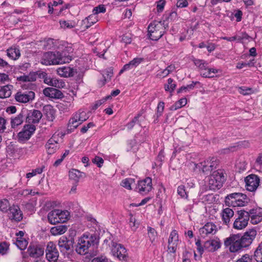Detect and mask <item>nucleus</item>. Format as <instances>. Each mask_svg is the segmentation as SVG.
<instances>
[{
    "label": "nucleus",
    "instance_id": "nucleus-1",
    "mask_svg": "<svg viewBox=\"0 0 262 262\" xmlns=\"http://www.w3.org/2000/svg\"><path fill=\"white\" fill-rule=\"evenodd\" d=\"M257 231L251 229L246 232L243 236L233 234L224 240V245L231 252H236L243 248L249 246L256 237Z\"/></svg>",
    "mask_w": 262,
    "mask_h": 262
},
{
    "label": "nucleus",
    "instance_id": "nucleus-2",
    "mask_svg": "<svg viewBox=\"0 0 262 262\" xmlns=\"http://www.w3.org/2000/svg\"><path fill=\"white\" fill-rule=\"evenodd\" d=\"M72 60L71 56L65 51L60 52H47L43 54L40 63L45 66L69 63Z\"/></svg>",
    "mask_w": 262,
    "mask_h": 262
},
{
    "label": "nucleus",
    "instance_id": "nucleus-3",
    "mask_svg": "<svg viewBox=\"0 0 262 262\" xmlns=\"http://www.w3.org/2000/svg\"><path fill=\"white\" fill-rule=\"evenodd\" d=\"M99 243V238L95 234H84L78 241L76 251L80 255H84L89 252V249L96 246Z\"/></svg>",
    "mask_w": 262,
    "mask_h": 262
},
{
    "label": "nucleus",
    "instance_id": "nucleus-4",
    "mask_svg": "<svg viewBox=\"0 0 262 262\" xmlns=\"http://www.w3.org/2000/svg\"><path fill=\"white\" fill-rule=\"evenodd\" d=\"M165 21H154L151 23L148 27V34L150 39L158 40L164 34L167 24H164Z\"/></svg>",
    "mask_w": 262,
    "mask_h": 262
},
{
    "label": "nucleus",
    "instance_id": "nucleus-5",
    "mask_svg": "<svg viewBox=\"0 0 262 262\" xmlns=\"http://www.w3.org/2000/svg\"><path fill=\"white\" fill-rule=\"evenodd\" d=\"M249 202V199L247 196L242 193H231L225 198L226 205L234 207L245 206Z\"/></svg>",
    "mask_w": 262,
    "mask_h": 262
},
{
    "label": "nucleus",
    "instance_id": "nucleus-6",
    "mask_svg": "<svg viewBox=\"0 0 262 262\" xmlns=\"http://www.w3.org/2000/svg\"><path fill=\"white\" fill-rule=\"evenodd\" d=\"M42 117L41 112L37 110H33L30 111L26 117V122L28 124L25 125L21 131H35L36 127L31 123H37Z\"/></svg>",
    "mask_w": 262,
    "mask_h": 262
},
{
    "label": "nucleus",
    "instance_id": "nucleus-7",
    "mask_svg": "<svg viewBox=\"0 0 262 262\" xmlns=\"http://www.w3.org/2000/svg\"><path fill=\"white\" fill-rule=\"evenodd\" d=\"M225 178L222 170L214 171L210 176L208 186L210 190L219 189L221 188Z\"/></svg>",
    "mask_w": 262,
    "mask_h": 262
},
{
    "label": "nucleus",
    "instance_id": "nucleus-8",
    "mask_svg": "<svg viewBox=\"0 0 262 262\" xmlns=\"http://www.w3.org/2000/svg\"><path fill=\"white\" fill-rule=\"evenodd\" d=\"M69 213L68 211L55 209L51 211L48 214V219L51 224L65 223L68 219Z\"/></svg>",
    "mask_w": 262,
    "mask_h": 262
},
{
    "label": "nucleus",
    "instance_id": "nucleus-9",
    "mask_svg": "<svg viewBox=\"0 0 262 262\" xmlns=\"http://www.w3.org/2000/svg\"><path fill=\"white\" fill-rule=\"evenodd\" d=\"M238 217L234 221L233 227L234 229L241 230L245 228L249 221V214L244 210L237 211Z\"/></svg>",
    "mask_w": 262,
    "mask_h": 262
},
{
    "label": "nucleus",
    "instance_id": "nucleus-10",
    "mask_svg": "<svg viewBox=\"0 0 262 262\" xmlns=\"http://www.w3.org/2000/svg\"><path fill=\"white\" fill-rule=\"evenodd\" d=\"M113 254L120 260H125L127 256V252L125 247L120 244L114 242L111 243Z\"/></svg>",
    "mask_w": 262,
    "mask_h": 262
},
{
    "label": "nucleus",
    "instance_id": "nucleus-11",
    "mask_svg": "<svg viewBox=\"0 0 262 262\" xmlns=\"http://www.w3.org/2000/svg\"><path fill=\"white\" fill-rule=\"evenodd\" d=\"M245 182L247 190L253 192L257 189L259 185L260 180L257 175L251 174L245 178Z\"/></svg>",
    "mask_w": 262,
    "mask_h": 262
},
{
    "label": "nucleus",
    "instance_id": "nucleus-12",
    "mask_svg": "<svg viewBox=\"0 0 262 262\" xmlns=\"http://www.w3.org/2000/svg\"><path fill=\"white\" fill-rule=\"evenodd\" d=\"M46 258L50 262H56L59 253L56 246L53 242L48 243L46 248Z\"/></svg>",
    "mask_w": 262,
    "mask_h": 262
},
{
    "label": "nucleus",
    "instance_id": "nucleus-13",
    "mask_svg": "<svg viewBox=\"0 0 262 262\" xmlns=\"http://www.w3.org/2000/svg\"><path fill=\"white\" fill-rule=\"evenodd\" d=\"M152 180L149 177L139 181L137 187L138 192L142 194H146L148 193L152 189Z\"/></svg>",
    "mask_w": 262,
    "mask_h": 262
},
{
    "label": "nucleus",
    "instance_id": "nucleus-14",
    "mask_svg": "<svg viewBox=\"0 0 262 262\" xmlns=\"http://www.w3.org/2000/svg\"><path fill=\"white\" fill-rule=\"evenodd\" d=\"M179 242V235L176 230H173L170 234L168 241V251L170 253H174L177 249Z\"/></svg>",
    "mask_w": 262,
    "mask_h": 262
},
{
    "label": "nucleus",
    "instance_id": "nucleus-15",
    "mask_svg": "<svg viewBox=\"0 0 262 262\" xmlns=\"http://www.w3.org/2000/svg\"><path fill=\"white\" fill-rule=\"evenodd\" d=\"M145 121L144 118L141 117V115H138L137 116L134 117L133 120L127 124V127L128 129H133L135 126V129L137 130L145 129L146 127L145 123H143Z\"/></svg>",
    "mask_w": 262,
    "mask_h": 262
},
{
    "label": "nucleus",
    "instance_id": "nucleus-16",
    "mask_svg": "<svg viewBox=\"0 0 262 262\" xmlns=\"http://www.w3.org/2000/svg\"><path fill=\"white\" fill-rule=\"evenodd\" d=\"M34 97L35 93L33 91L18 92L15 94V99L19 102L27 103L32 100Z\"/></svg>",
    "mask_w": 262,
    "mask_h": 262
},
{
    "label": "nucleus",
    "instance_id": "nucleus-17",
    "mask_svg": "<svg viewBox=\"0 0 262 262\" xmlns=\"http://www.w3.org/2000/svg\"><path fill=\"white\" fill-rule=\"evenodd\" d=\"M74 243L73 238L69 239L64 236H61L58 241V246L60 251L61 252H67L73 247Z\"/></svg>",
    "mask_w": 262,
    "mask_h": 262
},
{
    "label": "nucleus",
    "instance_id": "nucleus-18",
    "mask_svg": "<svg viewBox=\"0 0 262 262\" xmlns=\"http://www.w3.org/2000/svg\"><path fill=\"white\" fill-rule=\"evenodd\" d=\"M9 217L11 221L19 222L23 219V213L17 205H13L9 208Z\"/></svg>",
    "mask_w": 262,
    "mask_h": 262
},
{
    "label": "nucleus",
    "instance_id": "nucleus-19",
    "mask_svg": "<svg viewBox=\"0 0 262 262\" xmlns=\"http://www.w3.org/2000/svg\"><path fill=\"white\" fill-rule=\"evenodd\" d=\"M217 230L216 226L212 223H206L202 228L199 230L200 235L205 237L209 234H214Z\"/></svg>",
    "mask_w": 262,
    "mask_h": 262
},
{
    "label": "nucleus",
    "instance_id": "nucleus-20",
    "mask_svg": "<svg viewBox=\"0 0 262 262\" xmlns=\"http://www.w3.org/2000/svg\"><path fill=\"white\" fill-rule=\"evenodd\" d=\"M28 252L29 255L34 258H39L44 253V248L40 245H30Z\"/></svg>",
    "mask_w": 262,
    "mask_h": 262
},
{
    "label": "nucleus",
    "instance_id": "nucleus-21",
    "mask_svg": "<svg viewBox=\"0 0 262 262\" xmlns=\"http://www.w3.org/2000/svg\"><path fill=\"white\" fill-rule=\"evenodd\" d=\"M221 242L219 238L212 239L206 241L204 247L209 252H214L221 247Z\"/></svg>",
    "mask_w": 262,
    "mask_h": 262
},
{
    "label": "nucleus",
    "instance_id": "nucleus-22",
    "mask_svg": "<svg viewBox=\"0 0 262 262\" xmlns=\"http://www.w3.org/2000/svg\"><path fill=\"white\" fill-rule=\"evenodd\" d=\"M249 219L251 218V222L253 224H257L262 221V213L259 209H252L247 211Z\"/></svg>",
    "mask_w": 262,
    "mask_h": 262
},
{
    "label": "nucleus",
    "instance_id": "nucleus-23",
    "mask_svg": "<svg viewBox=\"0 0 262 262\" xmlns=\"http://www.w3.org/2000/svg\"><path fill=\"white\" fill-rule=\"evenodd\" d=\"M43 94L52 98H61L63 97L62 93L58 89L53 88H47L43 91Z\"/></svg>",
    "mask_w": 262,
    "mask_h": 262
},
{
    "label": "nucleus",
    "instance_id": "nucleus-24",
    "mask_svg": "<svg viewBox=\"0 0 262 262\" xmlns=\"http://www.w3.org/2000/svg\"><path fill=\"white\" fill-rule=\"evenodd\" d=\"M89 114L90 112H87L86 110L81 108L74 113L72 117L82 123L84 121L89 119L90 117Z\"/></svg>",
    "mask_w": 262,
    "mask_h": 262
},
{
    "label": "nucleus",
    "instance_id": "nucleus-25",
    "mask_svg": "<svg viewBox=\"0 0 262 262\" xmlns=\"http://www.w3.org/2000/svg\"><path fill=\"white\" fill-rule=\"evenodd\" d=\"M57 74L61 77H68L74 75L75 71L70 67H63L59 68L57 70Z\"/></svg>",
    "mask_w": 262,
    "mask_h": 262
},
{
    "label": "nucleus",
    "instance_id": "nucleus-26",
    "mask_svg": "<svg viewBox=\"0 0 262 262\" xmlns=\"http://www.w3.org/2000/svg\"><path fill=\"white\" fill-rule=\"evenodd\" d=\"M233 215L234 211L232 210V209L229 208H226L222 210V220L223 222L227 225L229 224L230 219L233 216Z\"/></svg>",
    "mask_w": 262,
    "mask_h": 262
},
{
    "label": "nucleus",
    "instance_id": "nucleus-27",
    "mask_svg": "<svg viewBox=\"0 0 262 262\" xmlns=\"http://www.w3.org/2000/svg\"><path fill=\"white\" fill-rule=\"evenodd\" d=\"M219 161L215 158H212L210 161H207V164L203 165V171L213 170L217 168Z\"/></svg>",
    "mask_w": 262,
    "mask_h": 262
},
{
    "label": "nucleus",
    "instance_id": "nucleus-28",
    "mask_svg": "<svg viewBox=\"0 0 262 262\" xmlns=\"http://www.w3.org/2000/svg\"><path fill=\"white\" fill-rule=\"evenodd\" d=\"M12 88L13 86L11 85L0 86V98H5L9 97L11 95V89Z\"/></svg>",
    "mask_w": 262,
    "mask_h": 262
},
{
    "label": "nucleus",
    "instance_id": "nucleus-29",
    "mask_svg": "<svg viewBox=\"0 0 262 262\" xmlns=\"http://www.w3.org/2000/svg\"><path fill=\"white\" fill-rule=\"evenodd\" d=\"M67 230V227L65 225H59L51 228L50 232L52 234L56 235L62 234Z\"/></svg>",
    "mask_w": 262,
    "mask_h": 262
},
{
    "label": "nucleus",
    "instance_id": "nucleus-30",
    "mask_svg": "<svg viewBox=\"0 0 262 262\" xmlns=\"http://www.w3.org/2000/svg\"><path fill=\"white\" fill-rule=\"evenodd\" d=\"M43 111L49 120L52 121L55 118V111L51 105H45Z\"/></svg>",
    "mask_w": 262,
    "mask_h": 262
},
{
    "label": "nucleus",
    "instance_id": "nucleus-31",
    "mask_svg": "<svg viewBox=\"0 0 262 262\" xmlns=\"http://www.w3.org/2000/svg\"><path fill=\"white\" fill-rule=\"evenodd\" d=\"M45 146L47 153L49 155L54 154L59 148L57 143H55L54 142H50V140H48Z\"/></svg>",
    "mask_w": 262,
    "mask_h": 262
},
{
    "label": "nucleus",
    "instance_id": "nucleus-32",
    "mask_svg": "<svg viewBox=\"0 0 262 262\" xmlns=\"http://www.w3.org/2000/svg\"><path fill=\"white\" fill-rule=\"evenodd\" d=\"M218 72V70L207 67L204 71L201 72V75L204 78H213L214 74Z\"/></svg>",
    "mask_w": 262,
    "mask_h": 262
},
{
    "label": "nucleus",
    "instance_id": "nucleus-33",
    "mask_svg": "<svg viewBox=\"0 0 262 262\" xmlns=\"http://www.w3.org/2000/svg\"><path fill=\"white\" fill-rule=\"evenodd\" d=\"M81 124L82 123L78 121L76 118L72 116L68 124V131H72L77 129Z\"/></svg>",
    "mask_w": 262,
    "mask_h": 262
},
{
    "label": "nucleus",
    "instance_id": "nucleus-34",
    "mask_svg": "<svg viewBox=\"0 0 262 262\" xmlns=\"http://www.w3.org/2000/svg\"><path fill=\"white\" fill-rule=\"evenodd\" d=\"M98 21L96 16L93 13L89 15L82 22L83 24L85 25V27L88 28L90 27L92 25L94 24Z\"/></svg>",
    "mask_w": 262,
    "mask_h": 262
},
{
    "label": "nucleus",
    "instance_id": "nucleus-35",
    "mask_svg": "<svg viewBox=\"0 0 262 262\" xmlns=\"http://www.w3.org/2000/svg\"><path fill=\"white\" fill-rule=\"evenodd\" d=\"M20 55V51L16 48H10L7 50V56L11 59L16 60Z\"/></svg>",
    "mask_w": 262,
    "mask_h": 262
},
{
    "label": "nucleus",
    "instance_id": "nucleus-36",
    "mask_svg": "<svg viewBox=\"0 0 262 262\" xmlns=\"http://www.w3.org/2000/svg\"><path fill=\"white\" fill-rule=\"evenodd\" d=\"M24 116L23 113H20L14 119L11 120L12 127L15 128L16 127L21 124L24 120Z\"/></svg>",
    "mask_w": 262,
    "mask_h": 262
},
{
    "label": "nucleus",
    "instance_id": "nucleus-37",
    "mask_svg": "<svg viewBox=\"0 0 262 262\" xmlns=\"http://www.w3.org/2000/svg\"><path fill=\"white\" fill-rule=\"evenodd\" d=\"M253 257L257 262H262V243L256 248Z\"/></svg>",
    "mask_w": 262,
    "mask_h": 262
},
{
    "label": "nucleus",
    "instance_id": "nucleus-38",
    "mask_svg": "<svg viewBox=\"0 0 262 262\" xmlns=\"http://www.w3.org/2000/svg\"><path fill=\"white\" fill-rule=\"evenodd\" d=\"M33 132H18L17 134L18 140L20 142H23L28 140Z\"/></svg>",
    "mask_w": 262,
    "mask_h": 262
},
{
    "label": "nucleus",
    "instance_id": "nucleus-39",
    "mask_svg": "<svg viewBox=\"0 0 262 262\" xmlns=\"http://www.w3.org/2000/svg\"><path fill=\"white\" fill-rule=\"evenodd\" d=\"M187 104V99L185 98H182L176 102L174 104L170 107L171 111H176L182 107L185 106Z\"/></svg>",
    "mask_w": 262,
    "mask_h": 262
},
{
    "label": "nucleus",
    "instance_id": "nucleus-40",
    "mask_svg": "<svg viewBox=\"0 0 262 262\" xmlns=\"http://www.w3.org/2000/svg\"><path fill=\"white\" fill-rule=\"evenodd\" d=\"M176 84L173 83V80L172 78H169L167 80V83L164 85V89L165 91L169 92L171 93L176 89Z\"/></svg>",
    "mask_w": 262,
    "mask_h": 262
},
{
    "label": "nucleus",
    "instance_id": "nucleus-41",
    "mask_svg": "<svg viewBox=\"0 0 262 262\" xmlns=\"http://www.w3.org/2000/svg\"><path fill=\"white\" fill-rule=\"evenodd\" d=\"M15 244L19 249L23 250L26 248L28 242L23 237L17 238Z\"/></svg>",
    "mask_w": 262,
    "mask_h": 262
},
{
    "label": "nucleus",
    "instance_id": "nucleus-42",
    "mask_svg": "<svg viewBox=\"0 0 262 262\" xmlns=\"http://www.w3.org/2000/svg\"><path fill=\"white\" fill-rule=\"evenodd\" d=\"M65 135V133L62 132H55L52 137L49 139L50 142H54L58 144L61 141L62 137Z\"/></svg>",
    "mask_w": 262,
    "mask_h": 262
},
{
    "label": "nucleus",
    "instance_id": "nucleus-43",
    "mask_svg": "<svg viewBox=\"0 0 262 262\" xmlns=\"http://www.w3.org/2000/svg\"><path fill=\"white\" fill-rule=\"evenodd\" d=\"M200 83L199 81H193L192 83L188 84L186 86H181L177 91L178 93H181L183 92H187V91L192 90L194 88L196 84Z\"/></svg>",
    "mask_w": 262,
    "mask_h": 262
},
{
    "label": "nucleus",
    "instance_id": "nucleus-44",
    "mask_svg": "<svg viewBox=\"0 0 262 262\" xmlns=\"http://www.w3.org/2000/svg\"><path fill=\"white\" fill-rule=\"evenodd\" d=\"M10 203L7 199H4L0 200V210L6 212L10 208Z\"/></svg>",
    "mask_w": 262,
    "mask_h": 262
},
{
    "label": "nucleus",
    "instance_id": "nucleus-45",
    "mask_svg": "<svg viewBox=\"0 0 262 262\" xmlns=\"http://www.w3.org/2000/svg\"><path fill=\"white\" fill-rule=\"evenodd\" d=\"M69 178L70 179L78 181L79 178L81 177V172L76 169H72L69 171Z\"/></svg>",
    "mask_w": 262,
    "mask_h": 262
},
{
    "label": "nucleus",
    "instance_id": "nucleus-46",
    "mask_svg": "<svg viewBox=\"0 0 262 262\" xmlns=\"http://www.w3.org/2000/svg\"><path fill=\"white\" fill-rule=\"evenodd\" d=\"M51 86L57 88L58 89L63 88L66 86V83L62 80L57 79L53 78Z\"/></svg>",
    "mask_w": 262,
    "mask_h": 262
},
{
    "label": "nucleus",
    "instance_id": "nucleus-47",
    "mask_svg": "<svg viewBox=\"0 0 262 262\" xmlns=\"http://www.w3.org/2000/svg\"><path fill=\"white\" fill-rule=\"evenodd\" d=\"M178 194L183 199H187L188 195L186 191L185 187L184 185H180L178 186L177 189Z\"/></svg>",
    "mask_w": 262,
    "mask_h": 262
},
{
    "label": "nucleus",
    "instance_id": "nucleus-48",
    "mask_svg": "<svg viewBox=\"0 0 262 262\" xmlns=\"http://www.w3.org/2000/svg\"><path fill=\"white\" fill-rule=\"evenodd\" d=\"M254 166L255 168H262V152L259 153L256 157Z\"/></svg>",
    "mask_w": 262,
    "mask_h": 262
},
{
    "label": "nucleus",
    "instance_id": "nucleus-49",
    "mask_svg": "<svg viewBox=\"0 0 262 262\" xmlns=\"http://www.w3.org/2000/svg\"><path fill=\"white\" fill-rule=\"evenodd\" d=\"M113 70L111 69L107 70L103 72V77L104 78V82L102 83V85H104L106 81L110 80L111 77L113 76Z\"/></svg>",
    "mask_w": 262,
    "mask_h": 262
},
{
    "label": "nucleus",
    "instance_id": "nucleus-50",
    "mask_svg": "<svg viewBox=\"0 0 262 262\" xmlns=\"http://www.w3.org/2000/svg\"><path fill=\"white\" fill-rule=\"evenodd\" d=\"M133 182L134 180L132 179H125L121 182V185L126 189H131V184Z\"/></svg>",
    "mask_w": 262,
    "mask_h": 262
},
{
    "label": "nucleus",
    "instance_id": "nucleus-51",
    "mask_svg": "<svg viewBox=\"0 0 262 262\" xmlns=\"http://www.w3.org/2000/svg\"><path fill=\"white\" fill-rule=\"evenodd\" d=\"M105 11V6L103 5H100L93 9V13L96 15L100 13H104Z\"/></svg>",
    "mask_w": 262,
    "mask_h": 262
},
{
    "label": "nucleus",
    "instance_id": "nucleus-52",
    "mask_svg": "<svg viewBox=\"0 0 262 262\" xmlns=\"http://www.w3.org/2000/svg\"><path fill=\"white\" fill-rule=\"evenodd\" d=\"M59 23L61 27L64 29H71L74 27V25L73 24V23L70 21L60 20Z\"/></svg>",
    "mask_w": 262,
    "mask_h": 262
},
{
    "label": "nucleus",
    "instance_id": "nucleus-53",
    "mask_svg": "<svg viewBox=\"0 0 262 262\" xmlns=\"http://www.w3.org/2000/svg\"><path fill=\"white\" fill-rule=\"evenodd\" d=\"M148 234L150 240L151 241V242H153L156 237L157 232L156 230L151 227H148Z\"/></svg>",
    "mask_w": 262,
    "mask_h": 262
},
{
    "label": "nucleus",
    "instance_id": "nucleus-54",
    "mask_svg": "<svg viewBox=\"0 0 262 262\" xmlns=\"http://www.w3.org/2000/svg\"><path fill=\"white\" fill-rule=\"evenodd\" d=\"M237 146H232L223 149L221 150V153L223 154H228L230 152L235 151L237 150Z\"/></svg>",
    "mask_w": 262,
    "mask_h": 262
},
{
    "label": "nucleus",
    "instance_id": "nucleus-55",
    "mask_svg": "<svg viewBox=\"0 0 262 262\" xmlns=\"http://www.w3.org/2000/svg\"><path fill=\"white\" fill-rule=\"evenodd\" d=\"M111 98V96H107L105 98L97 101L93 106V110H96L99 106L104 103L107 99Z\"/></svg>",
    "mask_w": 262,
    "mask_h": 262
},
{
    "label": "nucleus",
    "instance_id": "nucleus-56",
    "mask_svg": "<svg viewBox=\"0 0 262 262\" xmlns=\"http://www.w3.org/2000/svg\"><path fill=\"white\" fill-rule=\"evenodd\" d=\"M92 162L96 164L98 167H101L104 163V160L102 158L96 156L93 159Z\"/></svg>",
    "mask_w": 262,
    "mask_h": 262
},
{
    "label": "nucleus",
    "instance_id": "nucleus-57",
    "mask_svg": "<svg viewBox=\"0 0 262 262\" xmlns=\"http://www.w3.org/2000/svg\"><path fill=\"white\" fill-rule=\"evenodd\" d=\"M164 109V102L161 101L159 103L157 107V117L161 116Z\"/></svg>",
    "mask_w": 262,
    "mask_h": 262
},
{
    "label": "nucleus",
    "instance_id": "nucleus-58",
    "mask_svg": "<svg viewBox=\"0 0 262 262\" xmlns=\"http://www.w3.org/2000/svg\"><path fill=\"white\" fill-rule=\"evenodd\" d=\"M195 245L196 246L197 251L201 255H202L205 249L204 247V245H202L200 239H198L196 241Z\"/></svg>",
    "mask_w": 262,
    "mask_h": 262
},
{
    "label": "nucleus",
    "instance_id": "nucleus-59",
    "mask_svg": "<svg viewBox=\"0 0 262 262\" xmlns=\"http://www.w3.org/2000/svg\"><path fill=\"white\" fill-rule=\"evenodd\" d=\"M252 258L248 254H245L236 262H252Z\"/></svg>",
    "mask_w": 262,
    "mask_h": 262
},
{
    "label": "nucleus",
    "instance_id": "nucleus-60",
    "mask_svg": "<svg viewBox=\"0 0 262 262\" xmlns=\"http://www.w3.org/2000/svg\"><path fill=\"white\" fill-rule=\"evenodd\" d=\"M8 246L5 242L0 244V253L5 254L8 250Z\"/></svg>",
    "mask_w": 262,
    "mask_h": 262
},
{
    "label": "nucleus",
    "instance_id": "nucleus-61",
    "mask_svg": "<svg viewBox=\"0 0 262 262\" xmlns=\"http://www.w3.org/2000/svg\"><path fill=\"white\" fill-rule=\"evenodd\" d=\"M188 3L187 0H178L177 3L178 8H183L187 7Z\"/></svg>",
    "mask_w": 262,
    "mask_h": 262
},
{
    "label": "nucleus",
    "instance_id": "nucleus-62",
    "mask_svg": "<svg viewBox=\"0 0 262 262\" xmlns=\"http://www.w3.org/2000/svg\"><path fill=\"white\" fill-rule=\"evenodd\" d=\"M165 5V0H160L157 3V8L158 12H162L164 8Z\"/></svg>",
    "mask_w": 262,
    "mask_h": 262
},
{
    "label": "nucleus",
    "instance_id": "nucleus-63",
    "mask_svg": "<svg viewBox=\"0 0 262 262\" xmlns=\"http://www.w3.org/2000/svg\"><path fill=\"white\" fill-rule=\"evenodd\" d=\"M136 141L133 140H130L129 142L128 143L127 146H126V150L127 151L134 150V147L136 146Z\"/></svg>",
    "mask_w": 262,
    "mask_h": 262
},
{
    "label": "nucleus",
    "instance_id": "nucleus-64",
    "mask_svg": "<svg viewBox=\"0 0 262 262\" xmlns=\"http://www.w3.org/2000/svg\"><path fill=\"white\" fill-rule=\"evenodd\" d=\"M92 262H108V259L104 256L94 258Z\"/></svg>",
    "mask_w": 262,
    "mask_h": 262
}]
</instances>
